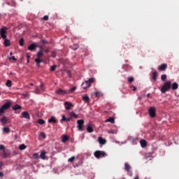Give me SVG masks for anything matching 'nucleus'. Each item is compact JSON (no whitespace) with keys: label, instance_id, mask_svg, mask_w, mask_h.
Here are the masks:
<instances>
[{"label":"nucleus","instance_id":"f257e3e1","mask_svg":"<svg viewBox=\"0 0 179 179\" xmlns=\"http://www.w3.org/2000/svg\"><path fill=\"white\" fill-rule=\"evenodd\" d=\"M10 107H12L10 101H7L3 106H0V117H2V115L5 114V111L9 110Z\"/></svg>","mask_w":179,"mask_h":179},{"label":"nucleus","instance_id":"f03ea898","mask_svg":"<svg viewBox=\"0 0 179 179\" xmlns=\"http://www.w3.org/2000/svg\"><path fill=\"white\" fill-rule=\"evenodd\" d=\"M43 51H45L44 48H41V50L38 52L36 57L37 58L35 59V62L36 64H41V62H43V59H41V58H43V57L44 56V53H43Z\"/></svg>","mask_w":179,"mask_h":179},{"label":"nucleus","instance_id":"7ed1b4c3","mask_svg":"<svg viewBox=\"0 0 179 179\" xmlns=\"http://www.w3.org/2000/svg\"><path fill=\"white\" fill-rule=\"evenodd\" d=\"M171 89V81L166 82L161 88L162 93H166V92H169Z\"/></svg>","mask_w":179,"mask_h":179},{"label":"nucleus","instance_id":"20e7f679","mask_svg":"<svg viewBox=\"0 0 179 179\" xmlns=\"http://www.w3.org/2000/svg\"><path fill=\"white\" fill-rule=\"evenodd\" d=\"M94 83V78H90L88 80L83 83L81 86L83 89H88V87H90V86H92V83Z\"/></svg>","mask_w":179,"mask_h":179},{"label":"nucleus","instance_id":"39448f33","mask_svg":"<svg viewBox=\"0 0 179 179\" xmlns=\"http://www.w3.org/2000/svg\"><path fill=\"white\" fill-rule=\"evenodd\" d=\"M94 156L96 159H100L101 157H106V156H107V154L104 151L96 150L94 152Z\"/></svg>","mask_w":179,"mask_h":179},{"label":"nucleus","instance_id":"423d86ee","mask_svg":"<svg viewBox=\"0 0 179 179\" xmlns=\"http://www.w3.org/2000/svg\"><path fill=\"white\" fill-rule=\"evenodd\" d=\"M77 128H78V130L80 131H83V129H85V120H78L77 121Z\"/></svg>","mask_w":179,"mask_h":179},{"label":"nucleus","instance_id":"0eeeda50","mask_svg":"<svg viewBox=\"0 0 179 179\" xmlns=\"http://www.w3.org/2000/svg\"><path fill=\"white\" fill-rule=\"evenodd\" d=\"M148 114L150 118H155L156 117V108L152 106L148 110Z\"/></svg>","mask_w":179,"mask_h":179},{"label":"nucleus","instance_id":"6e6552de","mask_svg":"<svg viewBox=\"0 0 179 179\" xmlns=\"http://www.w3.org/2000/svg\"><path fill=\"white\" fill-rule=\"evenodd\" d=\"M6 30H8L7 27H2L0 29V34H1V38H6L7 36H6Z\"/></svg>","mask_w":179,"mask_h":179},{"label":"nucleus","instance_id":"1a4fd4ad","mask_svg":"<svg viewBox=\"0 0 179 179\" xmlns=\"http://www.w3.org/2000/svg\"><path fill=\"white\" fill-rule=\"evenodd\" d=\"M56 94H59V96H64L65 94H69V92H68V90L65 91L62 89H59L56 90Z\"/></svg>","mask_w":179,"mask_h":179},{"label":"nucleus","instance_id":"9d476101","mask_svg":"<svg viewBox=\"0 0 179 179\" xmlns=\"http://www.w3.org/2000/svg\"><path fill=\"white\" fill-rule=\"evenodd\" d=\"M0 156L4 159H6L10 156V154L9 152H5V150H3L1 152H0Z\"/></svg>","mask_w":179,"mask_h":179},{"label":"nucleus","instance_id":"9b49d317","mask_svg":"<svg viewBox=\"0 0 179 179\" xmlns=\"http://www.w3.org/2000/svg\"><path fill=\"white\" fill-rule=\"evenodd\" d=\"M38 47L36 43H32L28 46V50L29 51H34Z\"/></svg>","mask_w":179,"mask_h":179},{"label":"nucleus","instance_id":"f8f14e48","mask_svg":"<svg viewBox=\"0 0 179 179\" xmlns=\"http://www.w3.org/2000/svg\"><path fill=\"white\" fill-rule=\"evenodd\" d=\"M48 122H50V124H57L58 121L57 120L55 116H51L50 119L48 120Z\"/></svg>","mask_w":179,"mask_h":179},{"label":"nucleus","instance_id":"ddd939ff","mask_svg":"<svg viewBox=\"0 0 179 179\" xmlns=\"http://www.w3.org/2000/svg\"><path fill=\"white\" fill-rule=\"evenodd\" d=\"M21 118H26L27 120H30V115L27 112H22Z\"/></svg>","mask_w":179,"mask_h":179},{"label":"nucleus","instance_id":"4468645a","mask_svg":"<svg viewBox=\"0 0 179 179\" xmlns=\"http://www.w3.org/2000/svg\"><path fill=\"white\" fill-rule=\"evenodd\" d=\"M0 122H1V125H6L8 123V117L3 116L1 119H0Z\"/></svg>","mask_w":179,"mask_h":179},{"label":"nucleus","instance_id":"2eb2a0df","mask_svg":"<svg viewBox=\"0 0 179 179\" xmlns=\"http://www.w3.org/2000/svg\"><path fill=\"white\" fill-rule=\"evenodd\" d=\"M166 69H167L166 64H162L158 67V71H166Z\"/></svg>","mask_w":179,"mask_h":179},{"label":"nucleus","instance_id":"dca6fc26","mask_svg":"<svg viewBox=\"0 0 179 179\" xmlns=\"http://www.w3.org/2000/svg\"><path fill=\"white\" fill-rule=\"evenodd\" d=\"M64 107H65L66 110H69L71 108V107H73V104H72L68 101H66V102H64Z\"/></svg>","mask_w":179,"mask_h":179},{"label":"nucleus","instance_id":"f3484780","mask_svg":"<svg viewBox=\"0 0 179 179\" xmlns=\"http://www.w3.org/2000/svg\"><path fill=\"white\" fill-rule=\"evenodd\" d=\"M45 155H47V152L45 150H43L41 152V153L40 155V157H41V159H42V160H45V159L47 158Z\"/></svg>","mask_w":179,"mask_h":179},{"label":"nucleus","instance_id":"a211bd4d","mask_svg":"<svg viewBox=\"0 0 179 179\" xmlns=\"http://www.w3.org/2000/svg\"><path fill=\"white\" fill-rule=\"evenodd\" d=\"M3 45L4 47H9L10 45V41L6 38H4Z\"/></svg>","mask_w":179,"mask_h":179},{"label":"nucleus","instance_id":"6ab92c4d","mask_svg":"<svg viewBox=\"0 0 179 179\" xmlns=\"http://www.w3.org/2000/svg\"><path fill=\"white\" fill-rule=\"evenodd\" d=\"M98 142L100 143V145H106V139L103 138L102 137L98 138Z\"/></svg>","mask_w":179,"mask_h":179},{"label":"nucleus","instance_id":"aec40b11","mask_svg":"<svg viewBox=\"0 0 179 179\" xmlns=\"http://www.w3.org/2000/svg\"><path fill=\"white\" fill-rule=\"evenodd\" d=\"M140 143H141V148H146L148 145V142L144 139L140 141Z\"/></svg>","mask_w":179,"mask_h":179},{"label":"nucleus","instance_id":"412c9836","mask_svg":"<svg viewBox=\"0 0 179 179\" xmlns=\"http://www.w3.org/2000/svg\"><path fill=\"white\" fill-rule=\"evenodd\" d=\"M152 78L154 82H156L157 80V71H155L152 72Z\"/></svg>","mask_w":179,"mask_h":179},{"label":"nucleus","instance_id":"4be33fe9","mask_svg":"<svg viewBox=\"0 0 179 179\" xmlns=\"http://www.w3.org/2000/svg\"><path fill=\"white\" fill-rule=\"evenodd\" d=\"M171 87L172 90H177V89H178V84L177 83H173L171 84Z\"/></svg>","mask_w":179,"mask_h":179},{"label":"nucleus","instance_id":"5701e85b","mask_svg":"<svg viewBox=\"0 0 179 179\" xmlns=\"http://www.w3.org/2000/svg\"><path fill=\"white\" fill-rule=\"evenodd\" d=\"M105 122H110V124H114V122H115V118H114L113 117H111L108 119H107Z\"/></svg>","mask_w":179,"mask_h":179},{"label":"nucleus","instance_id":"b1692460","mask_svg":"<svg viewBox=\"0 0 179 179\" xmlns=\"http://www.w3.org/2000/svg\"><path fill=\"white\" fill-rule=\"evenodd\" d=\"M87 132H89L90 134H92V132L94 131V129H93V127H92V126L90 124H88L87 126Z\"/></svg>","mask_w":179,"mask_h":179},{"label":"nucleus","instance_id":"393cba45","mask_svg":"<svg viewBox=\"0 0 179 179\" xmlns=\"http://www.w3.org/2000/svg\"><path fill=\"white\" fill-rule=\"evenodd\" d=\"M83 101H85V103H89V101H90V99L87 95H85L84 96H83Z\"/></svg>","mask_w":179,"mask_h":179},{"label":"nucleus","instance_id":"a878e982","mask_svg":"<svg viewBox=\"0 0 179 179\" xmlns=\"http://www.w3.org/2000/svg\"><path fill=\"white\" fill-rule=\"evenodd\" d=\"M21 109H22V106L18 104H16L13 106V110H14V111H16L17 110H21Z\"/></svg>","mask_w":179,"mask_h":179},{"label":"nucleus","instance_id":"bb28decb","mask_svg":"<svg viewBox=\"0 0 179 179\" xmlns=\"http://www.w3.org/2000/svg\"><path fill=\"white\" fill-rule=\"evenodd\" d=\"M68 141H69V137H68V136L66 135L63 136L62 142H63V143H65V142H68Z\"/></svg>","mask_w":179,"mask_h":179},{"label":"nucleus","instance_id":"cd10ccee","mask_svg":"<svg viewBox=\"0 0 179 179\" xmlns=\"http://www.w3.org/2000/svg\"><path fill=\"white\" fill-rule=\"evenodd\" d=\"M69 117L71 118H78V115H76L73 111L69 113Z\"/></svg>","mask_w":179,"mask_h":179},{"label":"nucleus","instance_id":"c85d7f7f","mask_svg":"<svg viewBox=\"0 0 179 179\" xmlns=\"http://www.w3.org/2000/svg\"><path fill=\"white\" fill-rule=\"evenodd\" d=\"M124 169H125L126 171H129L131 170V166H129V164L125 163Z\"/></svg>","mask_w":179,"mask_h":179},{"label":"nucleus","instance_id":"c756f323","mask_svg":"<svg viewBox=\"0 0 179 179\" xmlns=\"http://www.w3.org/2000/svg\"><path fill=\"white\" fill-rule=\"evenodd\" d=\"M6 85L7 87H12V80H8L6 83Z\"/></svg>","mask_w":179,"mask_h":179},{"label":"nucleus","instance_id":"7c9ffc66","mask_svg":"<svg viewBox=\"0 0 179 179\" xmlns=\"http://www.w3.org/2000/svg\"><path fill=\"white\" fill-rule=\"evenodd\" d=\"M75 90H76V87H73L69 90H67V93H69V94H71V93H73V92H75Z\"/></svg>","mask_w":179,"mask_h":179},{"label":"nucleus","instance_id":"2f4dec72","mask_svg":"<svg viewBox=\"0 0 179 179\" xmlns=\"http://www.w3.org/2000/svg\"><path fill=\"white\" fill-rule=\"evenodd\" d=\"M167 79V75L163 74L161 76V80L162 82H166V80Z\"/></svg>","mask_w":179,"mask_h":179},{"label":"nucleus","instance_id":"473e14b6","mask_svg":"<svg viewBox=\"0 0 179 179\" xmlns=\"http://www.w3.org/2000/svg\"><path fill=\"white\" fill-rule=\"evenodd\" d=\"M26 148H27V146H26V145H24V144H21L19 146V149L20 150H24V149H26Z\"/></svg>","mask_w":179,"mask_h":179},{"label":"nucleus","instance_id":"72a5a7b5","mask_svg":"<svg viewBox=\"0 0 179 179\" xmlns=\"http://www.w3.org/2000/svg\"><path fill=\"white\" fill-rule=\"evenodd\" d=\"M38 123L40 124V125H44V124H45V121L43 119H39L38 120Z\"/></svg>","mask_w":179,"mask_h":179},{"label":"nucleus","instance_id":"f704fd0d","mask_svg":"<svg viewBox=\"0 0 179 179\" xmlns=\"http://www.w3.org/2000/svg\"><path fill=\"white\" fill-rule=\"evenodd\" d=\"M20 47H23V45H24V39L23 38H21L20 40Z\"/></svg>","mask_w":179,"mask_h":179},{"label":"nucleus","instance_id":"c9c22d12","mask_svg":"<svg viewBox=\"0 0 179 179\" xmlns=\"http://www.w3.org/2000/svg\"><path fill=\"white\" fill-rule=\"evenodd\" d=\"M3 131V132H6V134H9V132H10V129H9V127H4Z\"/></svg>","mask_w":179,"mask_h":179},{"label":"nucleus","instance_id":"e433bc0d","mask_svg":"<svg viewBox=\"0 0 179 179\" xmlns=\"http://www.w3.org/2000/svg\"><path fill=\"white\" fill-rule=\"evenodd\" d=\"M34 93L36 94H40L41 91H40V88L38 87H36Z\"/></svg>","mask_w":179,"mask_h":179},{"label":"nucleus","instance_id":"4c0bfd02","mask_svg":"<svg viewBox=\"0 0 179 179\" xmlns=\"http://www.w3.org/2000/svg\"><path fill=\"white\" fill-rule=\"evenodd\" d=\"M55 69H57V65H53V66H50L51 72H54V71H55Z\"/></svg>","mask_w":179,"mask_h":179},{"label":"nucleus","instance_id":"58836bf2","mask_svg":"<svg viewBox=\"0 0 179 179\" xmlns=\"http://www.w3.org/2000/svg\"><path fill=\"white\" fill-rule=\"evenodd\" d=\"M127 80H128L129 83H132V82H134V77H129Z\"/></svg>","mask_w":179,"mask_h":179},{"label":"nucleus","instance_id":"ea45409f","mask_svg":"<svg viewBox=\"0 0 179 179\" xmlns=\"http://www.w3.org/2000/svg\"><path fill=\"white\" fill-rule=\"evenodd\" d=\"M75 161V157H71L68 159L69 163H72V162Z\"/></svg>","mask_w":179,"mask_h":179},{"label":"nucleus","instance_id":"a19ab883","mask_svg":"<svg viewBox=\"0 0 179 179\" xmlns=\"http://www.w3.org/2000/svg\"><path fill=\"white\" fill-rule=\"evenodd\" d=\"M33 157L34 159H38V153H34Z\"/></svg>","mask_w":179,"mask_h":179},{"label":"nucleus","instance_id":"79ce46f5","mask_svg":"<svg viewBox=\"0 0 179 179\" xmlns=\"http://www.w3.org/2000/svg\"><path fill=\"white\" fill-rule=\"evenodd\" d=\"M130 88L133 89V92H136V87H135L134 85H131Z\"/></svg>","mask_w":179,"mask_h":179},{"label":"nucleus","instance_id":"37998d69","mask_svg":"<svg viewBox=\"0 0 179 179\" xmlns=\"http://www.w3.org/2000/svg\"><path fill=\"white\" fill-rule=\"evenodd\" d=\"M61 121H65V122H66V117H65V115H62V118Z\"/></svg>","mask_w":179,"mask_h":179},{"label":"nucleus","instance_id":"c03bdc74","mask_svg":"<svg viewBox=\"0 0 179 179\" xmlns=\"http://www.w3.org/2000/svg\"><path fill=\"white\" fill-rule=\"evenodd\" d=\"M41 136H42V138H45L47 136L45 135V133L41 132Z\"/></svg>","mask_w":179,"mask_h":179},{"label":"nucleus","instance_id":"a18cd8bd","mask_svg":"<svg viewBox=\"0 0 179 179\" xmlns=\"http://www.w3.org/2000/svg\"><path fill=\"white\" fill-rule=\"evenodd\" d=\"M41 90H42V92H44V84H41L40 85Z\"/></svg>","mask_w":179,"mask_h":179},{"label":"nucleus","instance_id":"49530a36","mask_svg":"<svg viewBox=\"0 0 179 179\" xmlns=\"http://www.w3.org/2000/svg\"><path fill=\"white\" fill-rule=\"evenodd\" d=\"M43 20L45 21L48 20V15H44Z\"/></svg>","mask_w":179,"mask_h":179},{"label":"nucleus","instance_id":"de8ad7c7","mask_svg":"<svg viewBox=\"0 0 179 179\" xmlns=\"http://www.w3.org/2000/svg\"><path fill=\"white\" fill-rule=\"evenodd\" d=\"M9 59H12L13 61H17V59H16V57L15 56H13L11 57H10Z\"/></svg>","mask_w":179,"mask_h":179},{"label":"nucleus","instance_id":"09e8293b","mask_svg":"<svg viewBox=\"0 0 179 179\" xmlns=\"http://www.w3.org/2000/svg\"><path fill=\"white\" fill-rule=\"evenodd\" d=\"M0 150H5V146L3 145H0Z\"/></svg>","mask_w":179,"mask_h":179},{"label":"nucleus","instance_id":"8fccbe9b","mask_svg":"<svg viewBox=\"0 0 179 179\" xmlns=\"http://www.w3.org/2000/svg\"><path fill=\"white\" fill-rule=\"evenodd\" d=\"M3 167V162H0V170Z\"/></svg>","mask_w":179,"mask_h":179},{"label":"nucleus","instance_id":"3c124183","mask_svg":"<svg viewBox=\"0 0 179 179\" xmlns=\"http://www.w3.org/2000/svg\"><path fill=\"white\" fill-rule=\"evenodd\" d=\"M71 119H72V118H71V117H69V118H66V122H68L71 121Z\"/></svg>","mask_w":179,"mask_h":179},{"label":"nucleus","instance_id":"603ef678","mask_svg":"<svg viewBox=\"0 0 179 179\" xmlns=\"http://www.w3.org/2000/svg\"><path fill=\"white\" fill-rule=\"evenodd\" d=\"M95 96H99V94H100L99 92H94Z\"/></svg>","mask_w":179,"mask_h":179},{"label":"nucleus","instance_id":"864d4df0","mask_svg":"<svg viewBox=\"0 0 179 179\" xmlns=\"http://www.w3.org/2000/svg\"><path fill=\"white\" fill-rule=\"evenodd\" d=\"M78 47H79V46H78V45H76V46L73 48V50H74V51H75V50H76L77 48H78Z\"/></svg>","mask_w":179,"mask_h":179},{"label":"nucleus","instance_id":"5fc2aeb1","mask_svg":"<svg viewBox=\"0 0 179 179\" xmlns=\"http://www.w3.org/2000/svg\"><path fill=\"white\" fill-rule=\"evenodd\" d=\"M43 44H48V41L43 40Z\"/></svg>","mask_w":179,"mask_h":179},{"label":"nucleus","instance_id":"6e6d98bb","mask_svg":"<svg viewBox=\"0 0 179 179\" xmlns=\"http://www.w3.org/2000/svg\"><path fill=\"white\" fill-rule=\"evenodd\" d=\"M0 177H3V173H2V172H0Z\"/></svg>","mask_w":179,"mask_h":179},{"label":"nucleus","instance_id":"4d7b16f0","mask_svg":"<svg viewBox=\"0 0 179 179\" xmlns=\"http://www.w3.org/2000/svg\"><path fill=\"white\" fill-rule=\"evenodd\" d=\"M150 94H148L147 97H150Z\"/></svg>","mask_w":179,"mask_h":179},{"label":"nucleus","instance_id":"13d9d810","mask_svg":"<svg viewBox=\"0 0 179 179\" xmlns=\"http://www.w3.org/2000/svg\"><path fill=\"white\" fill-rule=\"evenodd\" d=\"M134 179H139V177H136V178H134Z\"/></svg>","mask_w":179,"mask_h":179},{"label":"nucleus","instance_id":"bf43d9fd","mask_svg":"<svg viewBox=\"0 0 179 179\" xmlns=\"http://www.w3.org/2000/svg\"><path fill=\"white\" fill-rule=\"evenodd\" d=\"M13 53L12 52H10V55H13Z\"/></svg>","mask_w":179,"mask_h":179},{"label":"nucleus","instance_id":"052dcab7","mask_svg":"<svg viewBox=\"0 0 179 179\" xmlns=\"http://www.w3.org/2000/svg\"><path fill=\"white\" fill-rule=\"evenodd\" d=\"M30 85H31V86H34V84H33V83H31V84H30Z\"/></svg>","mask_w":179,"mask_h":179},{"label":"nucleus","instance_id":"680f3d73","mask_svg":"<svg viewBox=\"0 0 179 179\" xmlns=\"http://www.w3.org/2000/svg\"><path fill=\"white\" fill-rule=\"evenodd\" d=\"M45 52H48V49L45 50Z\"/></svg>","mask_w":179,"mask_h":179},{"label":"nucleus","instance_id":"e2e57ef3","mask_svg":"<svg viewBox=\"0 0 179 179\" xmlns=\"http://www.w3.org/2000/svg\"><path fill=\"white\" fill-rule=\"evenodd\" d=\"M37 66H40V64H36Z\"/></svg>","mask_w":179,"mask_h":179},{"label":"nucleus","instance_id":"0e129e2a","mask_svg":"<svg viewBox=\"0 0 179 179\" xmlns=\"http://www.w3.org/2000/svg\"><path fill=\"white\" fill-rule=\"evenodd\" d=\"M27 62H28V63H29V62H30V61L29 60V59H27Z\"/></svg>","mask_w":179,"mask_h":179},{"label":"nucleus","instance_id":"69168bd1","mask_svg":"<svg viewBox=\"0 0 179 179\" xmlns=\"http://www.w3.org/2000/svg\"><path fill=\"white\" fill-rule=\"evenodd\" d=\"M28 59L30 58V56H27Z\"/></svg>","mask_w":179,"mask_h":179},{"label":"nucleus","instance_id":"338daca9","mask_svg":"<svg viewBox=\"0 0 179 179\" xmlns=\"http://www.w3.org/2000/svg\"><path fill=\"white\" fill-rule=\"evenodd\" d=\"M1 16H2V14L0 13V17H1Z\"/></svg>","mask_w":179,"mask_h":179},{"label":"nucleus","instance_id":"774afa93","mask_svg":"<svg viewBox=\"0 0 179 179\" xmlns=\"http://www.w3.org/2000/svg\"><path fill=\"white\" fill-rule=\"evenodd\" d=\"M0 40H1V37H0Z\"/></svg>","mask_w":179,"mask_h":179}]
</instances>
